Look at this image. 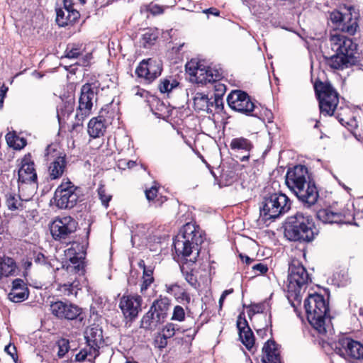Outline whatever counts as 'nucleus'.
<instances>
[{
  "instance_id": "nucleus-1",
  "label": "nucleus",
  "mask_w": 363,
  "mask_h": 363,
  "mask_svg": "<svg viewBox=\"0 0 363 363\" xmlns=\"http://www.w3.org/2000/svg\"><path fill=\"white\" fill-rule=\"evenodd\" d=\"M329 44L334 54L325 57L326 63L334 69H344L354 65L357 60V44L341 34H331Z\"/></svg>"
},
{
  "instance_id": "nucleus-2",
  "label": "nucleus",
  "mask_w": 363,
  "mask_h": 363,
  "mask_svg": "<svg viewBox=\"0 0 363 363\" xmlns=\"http://www.w3.org/2000/svg\"><path fill=\"white\" fill-rule=\"evenodd\" d=\"M286 184L300 201L308 206L317 202L318 191L314 182L310 180L306 167L296 165L289 169L286 175Z\"/></svg>"
},
{
  "instance_id": "nucleus-3",
  "label": "nucleus",
  "mask_w": 363,
  "mask_h": 363,
  "mask_svg": "<svg viewBox=\"0 0 363 363\" xmlns=\"http://www.w3.org/2000/svg\"><path fill=\"white\" fill-rule=\"evenodd\" d=\"M304 308L309 323L320 335L327 336L333 333L331 319L328 314L329 306L323 296L311 294L304 301Z\"/></svg>"
},
{
  "instance_id": "nucleus-4",
  "label": "nucleus",
  "mask_w": 363,
  "mask_h": 363,
  "mask_svg": "<svg viewBox=\"0 0 363 363\" xmlns=\"http://www.w3.org/2000/svg\"><path fill=\"white\" fill-rule=\"evenodd\" d=\"M202 242V231L200 228L194 223H187L176 236L173 245L179 257L186 258L192 255L189 261L194 262L199 255V246Z\"/></svg>"
},
{
  "instance_id": "nucleus-5",
  "label": "nucleus",
  "mask_w": 363,
  "mask_h": 363,
  "mask_svg": "<svg viewBox=\"0 0 363 363\" xmlns=\"http://www.w3.org/2000/svg\"><path fill=\"white\" fill-rule=\"evenodd\" d=\"M313 218L303 213H297L291 225L285 228V237L291 241L311 242L316 233Z\"/></svg>"
},
{
  "instance_id": "nucleus-6",
  "label": "nucleus",
  "mask_w": 363,
  "mask_h": 363,
  "mask_svg": "<svg viewBox=\"0 0 363 363\" xmlns=\"http://www.w3.org/2000/svg\"><path fill=\"white\" fill-rule=\"evenodd\" d=\"M291 208L289 199L282 193L266 196L260 207V216L264 220L274 219L286 213Z\"/></svg>"
},
{
  "instance_id": "nucleus-7",
  "label": "nucleus",
  "mask_w": 363,
  "mask_h": 363,
  "mask_svg": "<svg viewBox=\"0 0 363 363\" xmlns=\"http://www.w3.org/2000/svg\"><path fill=\"white\" fill-rule=\"evenodd\" d=\"M309 279L306 268L298 260H293L289 267L287 287L289 295L300 301L301 291L306 288Z\"/></svg>"
},
{
  "instance_id": "nucleus-8",
  "label": "nucleus",
  "mask_w": 363,
  "mask_h": 363,
  "mask_svg": "<svg viewBox=\"0 0 363 363\" xmlns=\"http://www.w3.org/2000/svg\"><path fill=\"white\" fill-rule=\"evenodd\" d=\"M315 91L319 101L320 114L331 116L339 104V95L330 84L315 83Z\"/></svg>"
},
{
  "instance_id": "nucleus-9",
  "label": "nucleus",
  "mask_w": 363,
  "mask_h": 363,
  "mask_svg": "<svg viewBox=\"0 0 363 363\" xmlns=\"http://www.w3.org/2000/svg\"><path fill=\"white\" fill-rule=\"evenodd\" d=\"M97 90V86L93 84L87 83L82 86L74 128L82 125L84 119L91 114L94 101H96Z\"/></svg>"
},
{
  "instance_id": "nucleus-10",
  "label": "nucleus",
  "mask_w": 363,
  "mask_h": 363,
  "mask_svg": "<svg viewBox=\"0 0 363 363\" xmlns=\"http://www.w3.org/2000/svg\"><path fill=\"white\" fill-rule=\"evenodd\" d=\"M336 354L352 363H363V344L350 337H342L335 343Z\"/></svg>"
},
{
  "instance_id": "nucleus-11",
  "label": "nucleus",
  "mask_w": 363,
  "mask_h": 363,
  "mask_svg": "<svg viewBox=\"0 0 363 363\" xmlns=\"http://www.w3.org/2000/svg\"><path fill=\"white\" fill-rule=\"evenodd\" d=\"M186 70L191 76V81L202 84L217 82L222 75L218 69L206 67L194 60L186 63Z\"/></svg>"
},
{
  "instance_id": "nucleus-12",
  "label": "nucleus",
  "mask_w": 363,
  "mask_h": 363,
  "mask_svg": "<svg viewBox=\"0 0 363 363\" xmlns=\"http://www.w3.org/2000/svg\"><path fill=\"white\" fill-rule=\"evenodd\" d=\"M79 190L70 181L62 182L55 192V202L61 209L72 208L77 203Z\"/></svg>"
},
{
  "instance_id": "nucleus-13",
  "label": "nucleus",
  "mask_w": 363,
  "mask_h": 363,
  "mask_svg": "<svg viewBox=\"0 0 363 363\" xmlns=\"http://www.w3.org/2000/svg\"><path fill=\"white\" fill-rule=\"evenodd\" d=\"M77 223L70 216H64L55 219L50 226L52 238L55 240L62 241L77 230Z\"/></svg>"
},
{
  "instance_id": "nucleus-14",
  "label": "nucleus",
  "mask_w": 363,
  "mask_h": 363,
  "mask_svg": "<svg viewBox=\"0 0 363 363\" xmlns=\"http://www.w3.org/2000/svg\"><path fill=\"white\" fill-rule=\"evenodd\" d=\"M227 101L232 109L246 115H250L255 107L248 94L241 90L232 91L227 97Z\"/></svg>"
},
{
  "instance_id": "nucleus-15",
  "label": "nucleus",
  "mask_w": 363,
  "mask_h": 363,
  "mask_svg": "<svg viewBox=\"0 0 363 363\" xmlns=\"http://www.w3.org/2000/svg\"><path fill=\"white\" fill-rule=\"evenodd\" d=\"M162 65L160 61L149 58L142 60L136 67L135 74L145 82L150 84L160 76Z\"/></svg>"
},
{
  "instance_id": "nucleus-16",
  "label": "nucleus",
  "mask_w": 363,
  "mask_h": 363,
  "mask_svg": "<svg viewBox=\"0 0 363 363\" xmlns=\"http://www.w3.org/2000/svg\"><path fill=\"white\" fill-rule=\"evenodd\" d=\"M142 301L139 295H123L120 300L119 307L125 318L133 319L141 311Z\"/></svg>"
},
{
  "instance_id": "nucleus-17",
  "label": "nucleus",
  "mask_w": 363,
  "mask_h": 363,
  "mask_svg": "<svg viewBox=\"0 0 363 363\" xmlns=\"http://www.w3.org/2000/svg\"><path fill=\"white\" fill-rule=\"evenodd\" d=\"M359 13L353 6L345 8V16L341 26V31L354 35L359 30Z\"/></svg>"
},
{
  "instance_id": "nucleus-18",
  "label": "nucleus",
  "mask_w": 363,
  "mask_h": 363,
  "mask_svg": "<svg viewBox=\"0 0 363 363\" xmlns=\"http://www.w3.org/2000/svg\"><path fill=\"white\" fill-rule=\"evenodd\" d=\"M37 174L35 164L30 155H25L21 160V167L18 169V181L22 183L35 182Z\"/></svg>"
},
{
  "instance_id": "nucleus-19",
  "label": "nucleus",
  "mask_w": 363,
  "mask_h": 363,
  "mask_svg": "<svg viewBox=\"0 0 363 363\" xmlns=\"http://www.w3.org/2000/svg\"><path fill=\"white\" fill-rule=\"evenodd\" d=\"M237 328L238 329L239 338L242 343L249 351H252L255 347V340L253 333L249 327L247 320L239 316L237 320Z\"/></svg>"
},
{
  "instance_id": "nucleus-20",
  "label": "nucleus",
  "mask_w": 363,
  "mask_h": 363,
  "mask_svg": "<svg viewBox=\"0 0 363 363\" xmlns=\"http://www.w3.org/2000/svg\"><path fill=\"white\" fill-rule=\"evenodd\" d=\"M317 218L324 223H350L345 213L334 212L330 208L320 209L317 212Z\"/></svg>"
},
{
  "instance_id": "nucleus-21",
  "label": "nucleus",
  "mask_w": 363,
  "mask_h": 363,
  "mask_svg": "<svg viewBox=\"0 0 363 363\" xmlns=\"http://www.w3.org/2000/svg\"><path fill=\"white\" fill-rule=\"evenodd\" d=\"M56 13V22L60 26H65L73 23L79 17L77 11L72 7H67V1L64 4V8L57 9Z\"/></svg>"
},
{
  "instance_id": "nucleus-22",
  "label": "nucleus",
  "mask_w": 363,
  "mask_h": 363,
  "mask_svg": "<svg viewBox=\"0 0 363 363\" xmlns=\"http://www.w3.org/2000/svg\"><path fill=\"white\" fill-rule=\"evenodd\" d=\"M230 147L235 152L245 154L240 157V160L243 162L249 159L250 152L252 149L253 145L250 140L240 137L231 140Z\"/></svg>"
},
{
  "instance_id": "nucleus-23",
  "label": "nucleus",
  "mask_w": 363,
  "mask_h": 363,
  "mask_svg": "<svg viewBox=\"0 0 363 363\" xmlns=\"http://www.w3.org/2000/svg\"><path fill=\"white\" fill-rule=\"evenodd\" d=\"M264 363H281L280 352L274 340H268L262 348Z\"/></svg>"
},
{
  "instance_id": "nucleus-24",
  "label": "nucleus",
  "mask_w": 363,
  "mask_h": 363,
  "mask_svg": "<svg viewBox=\"0 0 363 363\" xmlns=\"http://www.w3.org/2000/svg\"><path fill=\"white\" fill-rule=\"evenodd\" d=\"M106 130V121L102 116L91 118L88 123V133L93 138L103 136Z\"/></svg>"
},
{
  "instance_id": "nucleus-25",
  "label": "nucleus",
  "mask_w": 363,
  "mask_h": 363,
  "mask_svg": "<svg viewBox=\"0 0 363 363\" xmlns=\"http://www.w3.org/2000/svg\"><path fill=\"white\" fill-rule=\"evenodd\" d=\"M170 303V299L167 297L160 296L159 298L154 301L150 308L157 314V321L164 320L167 317Z\"/></svg>"
},
{
  "instance_id": "nucleus-26",
  "label": "nucleus",
  "mask_w": 363,
  "mask_h": 363,
  "mask_svg": "<svg viewBox=\"0 0 363 363\" xmlns=\"http://www.w3.org/2000/svg\"><path fill=\"white\" fill-rule=\"evenodd\" d=\"M100 346H95L91 343H86L84 348L82 349L79 353L76 354L75 359L77 362H83L87 360L93 363L95 359L99 355Z\"/></svg>"
},
{
  "instance_id": "nucleus-27",
  "label": "nucleus",
  "mask_w": 363,
  "mask_h": 363,
  "mask_svg": "<svg viewBox=\"0 0 363 363\" xmlns=\"http://www.w3.org/2000/svg\"><path fill=\"white\" fill-rule=\"evenodd\" d=\"M66 159L65 156L57 157L50 164L48 171L50 179H57L62 176L66 168Z\"/></svg>"
},
{
  "instance_id": "nucleus-28",
  "label": "nucleus",
  "mask_w": 363,
  "mask_h": 363,
  "mask_svg": "<svg viewBox=\"0 0 363 363\" xmlns=\"http://www.w3.org/2000/svg\"><path fill=\"white\" fill-rule=\"evenodd\" d=\"M85 339L86 343H91L95 346L101 347L103 341L102 330L98 326H91L86 329L85 332Z\"/></svg>"
},
{
  "instance_id": "nucleus-29",
  "label": "nucleus",
  "mask_w": 363,
  "mask_h": 363,
  "mask_svg": "<svg viewBox=\"0 0 363 363\" xmlns=\"http://www.w3.org/2000/svg\"><path fill=\"white\" fill-rule=\"evenodd\" d=\"M6 203L8 208L11 211L15 210H22L26 208V206L25 204L28 203V200H26L25 201L21 200L19 196L15 195L13 194H7L6 195Z\"/></svg>"
},
{
  "instance_id": "nucleus-30",
  "label": "nucleus",
  "mask_w": 363,
  "mask_h": 363,
  "mask_svg": "<svg viewBox=\"0 0 363 363\" xmlns=\"http://www.w3.org/2000/svg\"><path fill=\"white\" fill-rule=\"evenodd\" d=\"M16 263L12 258L4 257L0 259V277L12 275L16 270Z\"/></svg>"
},
{
  "instance_id": "nucleus-31",
  "label": "nucleus",
  "mask_w": 363,
  "mask_h": 363,
  "mask_svg": "<svg viewBox=\"0 0 363 363\" xmlns=\"http://www.w3.org/2000/svg\"><path fill=\"white\" fill-rule=\"evenodd\" d=\"M193 100L194 108L196 110L208 111L211 103L207 95L197 92L195 94Z\"/></svg>"
},
{
  "instance_id": "nucleus-32",
  "label": "nucleus",
  "mask_w": 363,
  "mask_h": 363,
  "mask_svg": "<svg viewBox=\"0 0 363 363\" xmlns=\"http://www.w3.org/2000/svg\"><path fill=\"white\" fill-rule=\"evenodd\" d=\"M6 140L8 145L15 150H21L26 145V139L20 138L15 133H8L6 135Z\"/></svg>"
},
{
  "instance_id": "nucleus-33",
  "label": "nucleus",
  "mask_w": 363,
  "mask_h": 363,
  "mask_svg": "<svg viewBox=\"0 0 363 363\" xmlns=\"http://www.w3.org/2000/svg\"><path fill=\"white\" fill-rule=\"evenodd\" d=\"M162 322L163 321H157V314L151 308L142 319L143 327L147 329H152Z\"/></svg>"
},
{
  "instance_id": "nucleus-34",
  "label": "nucleus",
  "mask_w": 363,
  "mask_h": 363,
  "mask_svg": "<svg viewBox=\"0 0 363 363\" xmlns=\"http://www.w3.org/2000/svg\"><path fill=\"white\" fill-rule=\"evenodd\" d=\"M9 298L14 303H20L25 301L28 297V291L27 288L21 289H11L9 294Z\"/></svg>"
},
{
  "instance_id": "nucleus-35",
  "label": "nucleus",
  "mask_w": 363,
  "mask_h": 363,
  "mask_svg": "<svg viewBox=\"0 0 363 363\" xmlns=\"http://www.w3.org/2000/svg\"><path fill=\"white\" fill-rule=\"evenodd\" d=\"M82 313V308L77 306L66 303V307L65 310V316L63 319L67 320H74Z\"/></svg>"
},
{
  "instance_id": "nucleus-36",
  "label": "nucleus",
  "mask_w": 363,
  "mask_h": 363,
  "mask_svg": "<svg viewBox=\"0 0 363 363\" xmlns=\"http://www.w3.org/2000/svg\"><path fill=\"white\" fill-rule=\"evenodd\" d=\"M178 86L177 80L172 77L165 78L160 81L159 89L161 93H169Z\"/></svg>"
},
{
  "instance_id": "nucleus-37",
  "label": "nucleus",
  "mask_w": 363,
  "mask_h": 363,
  "mask_svg": "<svg viewBox=\"0 0 363 363\" xmlns=\"http://www.w3.org/2000/svg\"><path fill=\"white\" fill-rule=\"evenodd\" d=\"M154 281L153 270L150 268L144 267L143 274V283L140 286V291L143 293L152 284Z\"/></svg>"
},
{
  "instance_id": "nucleus-38",
  "label": "nucleus",
  "mask_w": 363,
  "mask_h": 363,
  "mask_svg": "<svg viewBox=\"0 0 363 363\" xmlns=\"http://www.w3.org/2000/svg\"><path fill=\"white\" fill-rule=\"evenodd\" d=\"M74 111V104L72 101L63 102L59 109H57V117L59 120L61 118L65 119L68 118L69 115Z\"/></svg>"
},
{
  "instance_id": "nucleus-39",
  "label": "nucleus",
  "mask_w": 363,
  "mask_h": 363,
  "mask_svg": "<svg viewBox=\"0 0 363 363\" xmlns=\"http://www.w3.org/2000/svg\"><path fill=\"white\" fill-rule=\"evenodd\" d=\"M66 302L56 301L50 304V311L52 314L59 318L63 319L65 316V310Z\"/></svg>"
},
{
  "instance_id": "nucleus-40",
  "label": "nucleus",
  "mask_w": 363,
  "mask_h": 363,
  "mask_svg": "<svg viewBox=\"0 0 363 363\" xmlns=\"http://www.w3.org/2000/svg\"><path fill=\"white\" fill-rule=\"evenodd\" d=\"M82 53V50L80 46L76 45H68L65 50V57L75 59Z\"/></svg>"
},
{
  "instance_id": "nucleus-41",
  "label": "nucleus",
  "mask_w": 363,
  "mask_h": 363,
  "mask_svg": "<svg viewBox=\"0 0 363 363\" xmlns=\"http://www.w3.org/2000/svg\"><path fill=\"white\" fill-rule=\"evenodd\" d=\"M179 330V328L177 325H175L172 323H169L166 324L162 329V337L165 340L170 338V337H173L175 335L176 331H177Z\"/></svg>"
},
{
  "instance_id": "nucleus-42",
  "label": "nucleus",
  "mask_w": 363,
  "mask_h": 363,
  "mask_svg": "<svg viewBox=\"0 0 363 363\" xmlns=\"http://www.w3.org/2000/svg\"><path fill=\"white\" fill-rule=\"evenodd\" d=\"M345 16V11L340 12L337 10H335L330 13V19L331 22L339 28L341 26L342 21H344Z\"/></svg>"
},
{
  "instance_id": "nucleus-43",
  "label": "nucleus",
  "mask_w": 363,
  "mask_h": 363,
  "mask_svg": "<svg viewBox=\"0 0 363 363\" xmlns=\"http://www.w3.org/2000/svg\"><path fill=\"white\" fill-rule=\"evenodd\" d=\"M185 310L182 306L179 305L175 306L173 309L171 320L182 322L185 319Z\"/></svg>"
},
{
  "instance_id": "nucleus-44",
  "label": "nucleus",
  "mask_w": 363,
  "mask_h": 363,
  "mask_svg": "<svg viewBox=\"0 0 363 363\" xmlns=\"http://www.w3.org/2000/svg\"><path fill=\"white\" fill-rule=\"evenodd\" d=\"M98 195L99 196L100 200L101 201L102 204L107 208L108 206V203L111 199V195L108 194L106 193V190L104 188V185H100L98 189Z\"/></svg>"
},
{
  "instance_id": "nucleus-45",
  "label": "nucleus",
  "mask_w": 363,
  "mask_h": 363,
  "mask_svg": "<svg viewBox=\"0 0 363 363\" xmlns=\"http://www.w3.org/2000/svg\"><path fill=\"white\" fill-rule=\"evenodd\" d=\"M70 262L73 264V266H69L67 268L69 270L75 272H80L83 269V262L82 261L76 256H74L69 259Z\"/></svg>"
},
{
  "instance_id": "nucleus-46",
  "label": "nucleus",
  "mask_w": 363,
  "mask_h": 363,
  "mask_svg": "<svg viewBox=\"0 0 363 363\" xmlns=\"http://www.w3.org/2000/svg\"><path fill=\"white\" fill-rule=\"evenodd\" d=\"M145 196L146 199L150 201H159V199H157V193H158V189L156 185L152 186L149 189H146L145 191Z\"/></svg>"
},
{
  "instance_id": "nucleus-47",
  "label": "nucleus",
  "mask_w": 363,
  "mask_h": 363,
  "mask_svg": "<svg viewBox=\"0 0 363 363\" xmlns=\"http://www.w3.org/2000/svg\"><path fill=\"white\" fill-rule=\"evenodd\" d=\"M58 346H59V350L57 352V355L60 357H62L69 351V342L67 340L63 339L59 342Z\"/></svg>"
},
{
  "instance_id": "nucleus-48",
  "label": "nucleus",
  "mask_w": 363,
  "mask_h": 363,
  "mask_svg": "<svg viewBox=\"0 0 363 363\" xmlns=\"http://www.w3.org/2000/svg\"><path fill=\"white\" fill-rule=\"evenodd\" d=\"M253 272L256 275L264 274L268 271V267L263 263H258L252 266Z\"/></svg>"
},
{
  "instance_id": "nucleus-49",
  "label": "nucleus",
  "mask_w": 363,
  "mask_h": 363,
  "mask_svg": "<svg viewBox=\"0 0 363 363\" xmlns=\"http://www.w3.org/2000/svg\"><path fill=\"white\" fill-rule=\"evenodd\" d=\"M157 35L155 33L150 32H146L143 35V40L144 46L146 47L147 45H151L154 43V41L157 39Z\"/></svg>"
},
{
  "instance_id": "nucleus-50",
  "label": "nucleus",
  "mask_w": 363,
  "mask_h": 363,
  "mask_svg": "<svg viewBox=\"0 0 363 363\" xmlns=\"http://www.w3.org/2000/svg\"><path fill=\"white\" fill-rule=\"evenodd\" d=\"M62 288L65 291V295L66 296L77 295V288L74 286L73 283L69 284H64Z\"/></svg>"
},
{
  "instance_id": "nucleus-51",
  "label": "nucleus",
  "mask_w": 363,
  "mask_h": 363,
  "mask_svg": "<svg viewBox=\"0 0 363 363\" xmlns=\"http://www.w3.org/2000/svg\"><path fill=\"white\" fill-rule=\"evenodd\" d=\"M4 351L9 354L15 362L17 360L16 348L15 345H12L11 344L6 345L4 348Z\"/></svg>"
},
{
  "instance_id": "nucleus-52",
  "label": "nucleus",
  "mask_w": 363,
  "mask_h": 363,
  "mask_svg": "<svg viewBox=\"0 0 363 363\" xmlns=\"http://www.w3.org/2000/svg\"><path fill=\"white\" fill-rule=\"evenodd\" d=\"M9 88L5 85L3 84L0 87V109L2 108L3 104H4V100L6 97V92L8 91Z\"/></svg>"
},
{
  "instance_id": "nucleus-53",
  "label": "nucleus",
  "mask_w": 363,
  "mask_h": 363,
  "mask_svg": "<svg viewBox=\"0 0 363 363\" xmlns=\"http://www.w3.org/2000/svg\"><path fill=\"white\" fill-rule=\"evenodd\" d=\"M24 288H26V287L25 286L24 282L22 279H16L13 281L12 289L18 290V289H24Z\"/></svg>"
},
{
  "instance_id": "nucleus-54",
  "label": "nucleus",
  "mask_w": 363,
  "mask_h": 363,
  "mask_svg": "<svg viewBox=\"0 0 363 363\" xmlns=\"http://www.w3.org/2000/svg\"><path fill=\"white\" fill-rule=\"evenodd\" d=\"M257 335L261 337L262 338H264L267 336V333L268 332V328L266 325L265 327L262 328H255Z\"/></svg>"
},
{
  "instance_id": "nucleus-55",
  "label": "nucleus",
  "mask_w": 363,
  "mask_h": 363,
  "mask_svg": "<svg viewBox=\"0 0 363 363\" xmlns=\"http://www.w3.org/2000/svg\"><path fill=\"white\" fill-rule=\"evenodd\" d=\"M176 288H179V286L177 284L165 285L166 291L168 294H172Z\"/></svg>"
},
{
  "instance_id": "nucleus-56",
  "label": "nucleus",
  "mask_w": 363,
  "mask_h": 363,
  "mask_svg": "<svg viewBox=\"0 0 363 363\" xmlns=\"http://www.w3.org/2000/svg\"><path fill=\"white\" fill-rule=\"evenodd\" d=\"M204 12L207 14H211L216 16H218L220 14V11L215 8H210L208 9L205 10Z\"/></svg>"
},
{
  "instance_id": "nucleus-57",
  "label": "nucleus",
  "mask_w": 363,
  "mask_h": 363,
  "mask_svg": "<svg viewBox=\"0 0 363 363\" xmlns=\"http://www.w3.org/2000/svg\"><path fill=\"white\" fill-rule=\"evenodd\" d=\"M150 11L152 13L154 14H156V13H162L163 11V9L162 7L159 6H153L151 9H150Z\"/></svg>"
},
{
  "instance_id": "nucleus-58",
  "label": "nucleus",
  "mask_w": 363,
  "mask_h": 363,
  "mask_svg": "<svg viewBox=\"0 0 363 363\" xmlns=\"http://www.w3.org/2000/svg\"><path fill=\"white\" fill-rule=\"evenodd\" d=\"M240 257L242 262H244L247 264H250L253 261V259L252 258H250L247 255H244L242 254H240Z\"/></svg>"
},
{
  "instance_id": "nucleus-59",
  "label": "nucleus",
  "mask_w": 363,
  "mask_h": 363,
  "mask_svg": "<svg viewBox=\"0 0 363 363\" xmlns=\"http://www.w3.org/2000/svg\"><path fill=\"white\" fill-rule=\"evenodd\" d=\"M337 118L343 126H347L349 124L348 122L345 121L342 118L337 116Z\"/></svg>"
},
{
  "instance_id": "nucleus-60",
  "label": "nucleus",
  "mask_w": 363,
  "mask_h": 363,
  "mask_svg": "<svg viewBox=\"0 0 363 363\" xmlns=\"http://www.w3.org/2000/svg\"><path fill=\"white\" fill-rule=\"evenodd\" d=\"M44 259H45V257H44L43 255H42V254H38V255L37 260L38 262H40V261L44 262Z\"/></svg>"
},
{
  "instance_id": "nucleus-61",
  "label": "nucleus",
  "mask_w": 363,
  "mask_h": 363,
  "mask_svg": "<svg viewBox=\"0 0 363 363\" xmlns=\"http://www.w3.org/2000/svg\"><path fill=\"white\" fill-rule=\"evenodd\" d=\"M127 165H128V168H132V167H133L135 165V162H134V161H129L127 163Z\"/></svg>"
},
{
  "instance_id": "nucleus-62",
  "label": "nucleus",
  "mask_w": 363,
  "mask_h": 363,
  "mask_svg": "<svg viewBox=\"0 0 363 363\" xmlns=\"http://www.w3.org/2000/svg\"><path fill=\"white\" fill-rule=\"evenodd\" d=\"M233 292V289H228V290H225L223 294H224L226 296L228 295V294H230Z\"/></svg>"
},
{
  "instance_id": "nucleus-63",
  "label": "nucleus",
  "mask_w": 363,
  "mask_h": 363,
  "mask_svg": "<svg viewBox=\"0 0 363 363\" xmlns=\"http://www.w3.org/2000/svg\"><path fill=\"white\" fill-rule=\"evenodd\" d=\"M183 296L185 297V299L188 303L190 301V297L187 294L183 293Z\"/></svg>"
},
{
  "instance_id": "nucleus-64",
  "label": "nucleus",
  "mask_w": 363,
  "mask_h": 363,
  "mask_svg": "<svg viewBox=\"0 0 363 363\" xmlns=\"http://www.w3.org/2000/svg\"><path fill=\"white\" fill-rule=\"evenodd\" d=\"M139 267L144 269V267H145V264L143 260H140V262H139Z\"/></svg>"
}]
</instances>
